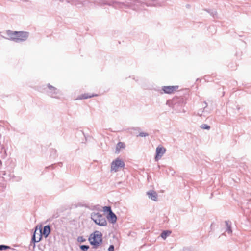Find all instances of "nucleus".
<instances>
[{
	"instance_id": "10",
	"label": "nucleus",
	"mask_w": 251,
	"mask_h": 251,
	"mask_svg": "<svg viewBox=\"0 0 251 251\" xmlns=\"http://www.w3.org/2000/svg\"><path fill=\"white\" fill-rule=\"evenodd\" d=\"M148 197L151 200L156 201L157 199V194L154 191L151 190L147 192Z\"/></svg>"
},
{
	"instance_id": "16",
	"label": "nucleus",
	"mask_w": 251,
	"mask_h": 251,
	"mask_svg": "<svg viewBox=\"0 0 251 251\" xmlns=\"http://www.w3.org/2000/svg\"><path fill=\"white\" fill-rule=\"evenodd\" d=\"M171 234V232L168 230L164 231L161 234V237L165 239L166 238L167 236H168Z\"/></svg>"
},
{
	"instance_id": "6",
	"label": "nucleus",
	"mask_w": 251,
	"mask_h": 251,
	"mask_svg": "<svg viewBox=\"0 0 251 251\" xmlns=\"http://www.w3.org/2000/svg\"><path fill=\"white\" fill-rule=\"evenodd\" d=\"M125 164L123 161L117 158L113 161L111 165V171L116 172L119 169L124 167Z\"/></svg>"
},
{
	"instance_id": "23",
	"label": "nucleus",
	"mask_w": 251,
	"mask_h": 251,
	"mask_svg": "<svg viewBox=\"0 0 251 251\" xmlns=\"http://www.w3.org/2000/svg\"><path fill=\"white\" fill-rule=\"evenodd\" d=\"M108 250L109 251H114V246L113 245H110V246L108 248Z\"/></svg>"
},
{
	"instance_id": "17",
	"label": "nucleus",
	"mask_w": 251,
	"mask_h": 251,
	"mask_svg": "<svg viewBox=\"0 0 251 251\" xmlns=\"http://www.w3.org/2000/svg\"><path fill=\"white\" fill-rule=\"evenodd\" d=\"M80 248L83 251H87L89 249L88 245H82L80 246Z\"/></svg>"
},
{
	"instance_id": "25",
	"label": "nucleus",
	"mask_w": 251,
	"mask_h": 251,
	"mask_svg": "<svg viewBox=\"0 0 251 251\" xmlns=\"http://www.w3.org/2000/svg\"><path fill=\"white\" fill-rule=\"evenodd\" d=\"M204 103H205V105L204 108H205L206 107H207V104L206 102H204Z\"/></svg>"
},
{
	"instance_id": "14",
	"label": "nucleus",
	"mask_w": 251,
	"mask_h": 251,
	"mask_svg": "<svg viewBox=\"0 0 251 251\" xmlns=\"http://www.w3.org/2000/svg\"><path fill=\"white\" fill-rule=\"evenodd\" d=\"M226 226V232H227L229 234L231 233L232 230L231 228V224L228 221L225 222Z\"/></svg>"
},
{
	"instance_id": "1",
	"label": "nucleus",
	"mask_w": 251,
	"mask_h": 251,
	"mask_svg": "<svg viewBox=\"0 0 251 251\" xmlns=\"http://www.w3.org/2000/svg\"><path fill=\"white\" fill-rule=\"evenodd\" d=\"M108 4L117 8H130L136 10H141L144 7L143 2L135 0H115Z\"/></svg>"
},
{
	"instance_id": "7",
	"label": "nucleus",
	"mask_w": 251,
	"mask_h": 251,
	"mask_svg": "<svg viewBox=\"0 0 251 251\" xmlns=\"http://www.w3.org/2000/svg\"><path fill=\"white\" fill-rule=\"evenodd\" d=\"M166 149L163 147L158 146L156 149V155L155 159L158 161L160 159L163 154L165 153Z\"/></svg>"
},
{
	"instance_id": "9",
	"label": "nucleus",
	"mask_w": 251,
	"mask_h": 251,
	"mask_svg": "<svg viewBox=\"0 0 251 251\" xmlns=\"http://www.w3.org/2000/svg\"><path fill=\"white\" fill-rule=\"evenodd\" d=\"M37 230V227H36L35 231V232L32 236V239H31V242H33L34 243L33 247H35V243L39 242L42 239V228H39V233H40L39 238L38 240H36L35 233H36V232Z\"/></svg>"
},
{
	"instance_id": "24",
	"label": "nucleus",
	"mask_w": 251,
	"mask_h": 251,
	"mask_svg": "<svg viewBox=\"0 0 251 251\" xmlns=\"http://www.w3.org/2000/svg\"><path fill=\"white\" fill-rule=\"evenodd\" d=\"M147 6H151V5H155L156 4L155 3H146Z\"/></svg>"
},
{
	"instance_id": "8",
	"label": "nucleus",
	"mask_w": 251,
	"mask_h": 251,
	"mask_svg": "<svg viewBox=\"0 0 251 251\" xmlns=\"http://www.w3.org/2000/svg\"><path fill=\"white\" fill-rule=\"evenodd\" d=\"M178 87V86H163L162 89L165 93L171 94L177 89Z\"/></svg>"
},
{
	"instance_id": "15",
	"label": "nucleus",
	"mask_w": 251,
	"mask_h": 251,
	"mask_svg": "<svg viewBox=\"0 0 251 251\" xmlns=\"http://www.w3.org/2000/svg\"><path fill=\"white\" fill-rule=\"evenodd\" d=\"M125 148V145L124 143L119 142L117 144L116 146V150L118 151V152L119 151V150L121 149H124Z\"/></svg>"
},
{
	"instance_id": "21",
	"label": "nucleus",
	"mask_w": 251,
	"mask_h": 251,
	"mask_svg": "<svg viewBox=\"0 0 251 251\" xmlns=\"http://www.w3.org/2000/svg\"><path fill=\"white\" fill-rule=\"evenodd\" d=\"M77 241L80 243L84 242L86 239L83 236H79L77 239Z\"/></svg>"
},
{
	"instance_id": "5",
	"label": "nucleus",
	"mask_w": 251,
	"mask_h": 251,
	"mask_svg": "<svg viewBox=\"0 0 251 251\" xmlns=\"http://www.w3.org/2000/svg\"><path fill=\"white\" fill-rule=\"evenodd\" d=\"M48 90L47 93L49 96L53 98H59L60 95H61L60 92L55 87L52 85L48 84Z\"/></svg>"
},
{
	"instance_id": "18",
	"label": "nucleus",
	"mask_w": 251,
	"mask_h": 251,
	"mask_svg": "<svg viewBox=\"0 0 251 251\" xmlns=\"http://www.w3.org/2000/svg\"><path fill=\"white\" fill-rule=\"evenodd\" d=\"M9 249H10V246H8L7 245H0V251L5 250Z\"/></svg>"
},
{
	"instance_id": "4",
	"label": "nucleus",
	"mask_w": 251,
	"mask_h": 251,
	"mask_svg": "<svg viewBox=\"0 0 251 251\" xmlns=\"http://www.w3.org/2000/svg\"><path fill=\"white\" fill-rule=\"evenodd\" d=\"M91 218L95 224L100 226H105L107 224L104 216L99 212H92Z\"/></svg>"
},
{
	"instance_id": "27",
	"label": "nucleus",
	"mask_w": 251,
	"mask_h": 251,
	"mask_svg": "<svg viewBox=\"0 0 251 251\" xmlns=\"http://www.w3.org/2000/svg\"><path fill=\"white\" fill-rule=\"evenodd\" d=\"M53 151L54 152V153H56V150Z\"/></svg>"
},
{
	"instance_id": "11",
	"label": "nucleus",
	"mask_w": 251,
	"mask_h": 251,
	"mask_svg": "<svg viewBox=\"0 0 251 251\" xmlns=\"http://www.w3.org/2000/svg\"><path fill=\"white\" fill-rule=\"evenodd\" d=\"M50 232V226H45L43 231L42 230V235H43L45 238H47Z\"/></svg>"
},
{
	"instance_id": "20",
	"label": "nucleus",
	"mask_w": 251,
	"mask_h": 251,
	"mask_svg": "<svg viewBox=\"0 0 251 251\" xmlns=\"http://www.w3.org/2000/svg\"><path fill=\"white\" fill-rule=\"evenodd\" d=\"M201 128L203 129H207L209 130L210 128V126H209L207 124H202L201 126Z\"/></svg>"
},
{
	"instance_id": "19",
	"label": "nucleus",
	"mask_w": 251,
	"mask_h": 251,
	"mask_svg": "<svg viewBox=\"0 0 251 251\" xmlns=\"http://www.w3.org/2000/svg\"><path fill=\"white\" fill-rule=\"evenodd\" d=\"M103 210L105 212H109V214L112 212L111 207H110V206H104L103 207Z\"/></svg>"
},
{
	"instance_id": "13",
	"label": "nucleus",
	"mask_w": 251,
	"mask_h": 251,
	"mask_svg": "<svg viewBox=\"0 0 251 251\" xmlns=\"http://www.w3.org/2000/svg\"><path fill=\"white\" fill-rule=\"evenodd\" d=\"M109 219L112 223H114L116 222L117 217L116 215L112 212L109 214Z\"/></svg>"
},
{
	"instance_id": "3",
	"label": "nucleus",
	"mask_w": 251,
	"mask_h": 251,
	"mask_svg": "<svg viewBox=\"0 0 251 251\" xmlns=\"http://www.w3.org/2000/svg\"><path fill=\"white\" fill-rule=\"evenodd\" d=\"M28 35V32L24 31H15L8 34L10 39L17 43L25 41L27 39Z\"/></svg>"
},
{
	"instance_id": "22",
	"label": "nucleus",
	"mask_w": 251,
	"mask_h": 251,
	"mask_svg": "<svg viewBox=\"0 0 251 251\" xmlns=\"http://www.w3.org/2000/svg\"><path fill=\"white\" fill-rule=\"evenodd\" d=\"M148 135H149V134L147 133L140 132L138 136H140V137H146V136H148Z\"/></svg>"
},
{
	"instance_id": "26",
	"label": "nucleus",
	"mask_w": 251,
	"mask_h": 251,
	"mask_svg": "<svg viewBox=\"0 0 251 251\" xmlns=\"http://www.w3.org/2000/svg\"><path fill=\"white\" fill-rule=\"evenodd\" d=\"M186 7L189 8L190 7V5H187Z\"/></svg>"
},
{
	"instance_id": "12",
	"label": "nucleus",
	"mask_w": 251,
	"mask_h": 251,
	"mask_svg": "<svg viewBox=\"0 0 251 251\" xmlns=\"http://www.w3.org/2000/svg\"><path fill=\"white\" fill-rule=\"evenodd\" d=\"M97 96V95H94V94L90 95H89L88 94H84L80 95L77 98V99H79V100L86 99L90 98L91 97H94V96Z\"/></svg>"
},
{
	"instance_id": "2",
	"label": "nucleus",
	"mask_w": 251,
	"mask_h": 251,
	"mask_svg": "<svg viewBox=\"0 0 251 251\" xmlns=\"http://www.w3.org/2000/svg\"><path fill=\"white\" fill-rule=\"evenodd\" d=\"M102 234L99 231H95L90 235L88 240L91 245L93 246V248L96 249L102 243Z\"/></svg>"
}]
</instances>
